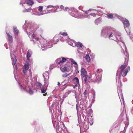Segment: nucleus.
Instances as JSON below:
<instances>
[{
	"label": "nucleus",
	"mask_w": 133,
	"mask_h": 133,
	"mask_svg": "<svg viewBox=\"0 0 133 133\" xmlns=\"http://www.w3.org/2000/svg\"><path fill=\"white\" fill-rule=\"evenodd\" d=\"M71 92V91H68V92L67 94H70Z\"/></svg>",
	"instance_id": "f704fd0d"
},
{
	"label": "nucleus",
	"mask_w": 133,
	"mask_h": 133,
	"mask_svg": "<svg viewBox=\"0 0 133 133\" xmlns=\"http://www.w3.org/2000/svg\"><path fill=\"white\" fill-rule=\"evenodd\" d=\"M123 24L124 25L125 28L128 27L130 25L129 21L127 19H125L123 22Z\"/></svg>",
	"instance_id": "6e6552de"
},
{
	"label": "nucleus",
	"mask_w": 133,
	"mask_h": 133,
	"mask_svg": "<svg viewBox=\"0 0 133 133\" xmlns=\"http://www.w3.org/2000/svg\"><path fill=\"white\" fill-rule=\"evenodd\" d=\"M32 38H35V35L34 34H33L32 36Z\"/></svg>",
	"instance_id": "c85d7f7f"
},
{
	"label": "nucleus",
	"mask_w": 133,
	"mask_h": 133,
	"mask_svg": "<svg viewBox=\"0 0 133 133\" xmlns=\"http://www.w3.org/2000/svg\"><path fill=\"white\" fill-rule=\"evenodd\" d=\"M107 17L110 19H112L113 18V15L112 14H107Z\"/></svg>",
	"instance_id": "ddd939ff"
},
{
	"label": "nucleus",
	"mask_w": 133,
	"mask_h": 133,
	"mask_svg": "<svg viewBox=\"0 0 133 133\" xmlns=\"http://www.w3.org/2000/svg\"><path fill=\"white\" fill-rule=\"evenodd\" d=\"M31 10V9L30 8H29L28 9H26L24 11V12H27L30 11Z\"/></svg>",
	"instance_id": "5701e85b"
},
{
	"label": "nucleus",
	"mask_w": 133,
	"mask_h": 133,
	"mask_svg": "<svg viewBox=\"0 0 133 133\" xmlns=\"http://www.w3.org/2000/svg\"><path fill=\"white\" fill-rule=\"evenodd\" d=\"M116 38H117V36H116Z\"/></svg>",
	"instance_id": "4c0bfd02"
},
{
	"label": "nucleus",
	"mask_w": 133,
	"mask_h": 133,
	"mask_svg": "<svg viewBox=\"0 0 133 133\" xmlns=\"http://www.w3.org/2000/svg\"><path fill=\"white\" fill-rule=\"evenodd\" d=\"M47 94V93H45L44 94H43V95L44 96H46V95Z\"/></svg>",
	"instance_id": "473e14b6"
},
{
	"label": "nucleus",
	"mask_w": 133,
	"mask_h": 133,
	"mask_svg": "<svg viewBox=\"0 0 133 133\" xmlns=\"http://www.w3.org/2000/svg\"><path fill=\"white\" fill-rule=\"evenodd\" d=\"M90 15L91 16H92L94 17H95L96 15V14L94 13L90 14Z\"/></svg>",
	"instance_id": "cd10ccee"
},
{
	"label": "nucleus",
	"mask_w": 133,
	"mask_h": 133,
	"mask_svg": "<svg viewBox=\"0 0 133 133\" xmlns=\"http://www.w3.org/2000/svg\"><path fill=\"white\" fill-rule=\"evenodd\" d=\"M16 61L17 59L16 58H15V59H14V63L15 66H17V64L16 63Z\"/></svg>",
	"instance_id": "393cba45"
},
{
	"label": "nucleus",
	"mask_w": 133,
	"mask_h": 133,
	"mask_svg": "<svg viewBox=\"0 0 133 133\" xmlns=\"http://www.w3.org/2000/svg\"><path fill=\"white\" fill-rule=\"evenodd\" d=\"M75 95L76 96V92H75Z\"/></svg>",
	"instance_id": "e433bc0d"
},
{
	"label": "nucleus",
	"mask_w": 133,
	"mask_h": 133,
	"mask_svg": "<svg viewBox=\"0 0 133 133\" xmlns=\"http://www.w3.org/2000/svg\"><path fill=\"white\" fill-rule=\"evenodd\" d=\"M75 85H73V88H75L76 87H77L78 85H76V84H75Z\"/></svg>",
	"instance_id": "c756f323"
},
{
	"label": "nucleus",
	"mask_w": 133,
	"mask_h": 133,
	"mask_svg": "<svg viewBox=\"0 0 133 133\" xmlns=\"http://www.w3.org/2000/svg\"><path fill=\"white\" fill-rule=\"evenodd\" d=\"M74 84L76 85H79V80L77 77H75L73 79Z\"/></svg>",
	"instance_id": "0eeeda50"
},
{
	"label": "nucleus",
	"mask_w": 133,
	"mask_h": 133,
	"mask_svg": "<svg viewBox=\"0 0 133 133\" xmlns=\"http://www.w3.org/2000/svg\"><path fill=\"white\" fill-rule=\"evenodd\" d=\"M113 36L112 35V33H111L110 34V35L109 36V38L111 37H112Z\"/></svg>",
	"instance_id": "7c9ffc66"
},
{
	"label": "nucleus",
	"mask_w": 133,
	"mask_h": 133,
	"mask_svg": "<svg viewBox=\"0 0 133 133\" xmlns=\"http://www.w3.org/2000/svg\"><path fill=\"white\" fill-rule=\"evenodd\" d=\"M31 56V54L29 51H28L26 54V57L28 60H29V58Z\"/></svg>",
	"instance_id": "4468645a"
},
{
	"label": "nucleus",
	"mask_w": 133,
	"mask_h": 133,
	"mask_svg": "<svg viewBox=\"0 0 133 133\" xmlns=\"http://www.w3.org/2000/svg\"><path fill=\"white\" fill-rule=\"evenodd\" d=\"M43 6H40L38 7V10L40 12H42V9H43Z\"/></svg>",
	"instance_id": "aec40b11"
},
{
	"label": "nucleus",
	"mask_w": 133,
	"mask_h": 133,
	"mask_svg": "<svg viewBox=\"0 0 133 133\" xmlns=\"http://www.w3.org/2000/svg\"><path fill=\"white\" fill-rule=\"evenodd\" d=\"M6 34L8 39V43L9 44L12 43L13 42V38L12 36L9 34L7 33H6Z\"/></svg>",
	"instance_id": "39448f33"
},
{
	"label": "nucleus",
	"mask_w": 133,
	"mask_h": 133,
	"mask_svg": "<svg viewBox=\"0 0 133 133\" xmlns=\"http://www.w3.org/2000/svg\"><path fill=\"white\" fill-rule=\"evenodd\" d=\"M13 31L15 35L17 36L19 32V31L16 27L13 28Z\"/></svg>",
	"instance_id": "9d476101"
},
{
	"label": "nucleus",
	"mask_w": 133,
	"mask_h": 133,
	"mask_svg": "<svg viewBox=\"0 0 133 133\" xmlns=\"http://www.w3.org/2000/svg\"><path fill=\"white\" fill-rule=\"evenodd\" d=\"M81 76L82 77L85 76L87 75V72L84 68L81 69Z\"/></svg>",
	"instance_id": "423d86ee"
},
{
	"label": "nucleus",
	"mask_w": 133,
	"mask_h": 133,
	"mask_svg": "<svg viewBox=\"0 0 133 133\" xmlns=\"http://www.w3.org/2000/svg\"><path fill=\"white\" fill-rule=\"evenodd\" d=\"M68 59V58L66 59L64 57H63L62 58V60H61L58 63V64L60 65V68L62 72H66L69 68V65L70 63L69 62H67L66 63H64L66 61H68L67 59Z\"/></svg>",
	"instance_id": "f03ea898"
},
{
	"label": "nucleus",
	"mask_w": 133,
	"mask_h": 133,
	"mask_svg": "<svg viewBox=\"0 0 133 133\" xmlns=\"http://www.w3.org/2000/svg\"><path fill=\"white\" fill-rule=\"evenodd\" d=\"M24 67L23 70V72L24 75L27 76V72L29 68V65L27 62H26L24 64Z\"/></svg>",
	"instance_id": "7ed1b4c3"
},
{
	"label": "nucleus",
	"mask_w": 133,
	"mask_h": 133,
	"mask_svg": "<svg viewBox=\"0 0 133 133\" xmlns=\"http://www.w3.org/2000/svg\"><path fill=\"white\" fill-rule=\"evenodd\" d=\"M47 89V87L45 88H42L41 89V92L43 93H44L46 92V91Z\"/></svg>",
	"instance_id": "f3484780"
},
{
	"label": "nucleus",
	"mask_w": 133,
	"mask_h": 133,
	"mask_svg": "<svg viewBox=\"0 0 133 133\" xmlns=\"http://www.w3.org/2000/svg\"><path fill=\"white\" fill-rule=\"evenodd\" d=\"M35 40L37 41H38L39 39V38H35Z\"/></svg>",
	"instance_id": "2f4dec72"
},
{
	"label": "nucleus",
	"mask_w": 133,
	"mask_h": 133,
	"mask_svg": "<svg viewBox=\"0 0 133 133\" xmlns=\"http://www.w3.org/2000/svg\"><path fill=\"white\" fill-rule=\"evenodd\" d=\"M88 91L87 90H85L84 93V94L85 95H88Z\"/></svg>",
	"instance_id": "a878e982"
},
{
	"label": "nucleus",
	"mask_w": 133,
	"mask_h": 133,
	"mask_svg": "<svg viewBox=\"0 0 133 133\" xmlns=\"http://www.w3.org/2000/svg\"><path fill=\"white\" fill-rule=\"evenodd\" d=\"M36 85L37 87L41 88L42 86V84L40 82H37L36 83Z\"/></svg>",
	"instance_id": "a211bd4d"
},
{
	"label": "nucleus",
	"mask_w": 133,
	"mask_h": 133,
	"mask_svg": "<svg viewBox=\"0 0 133 133\" xmlns=\"http://www.w3.org/2000/svg\"><path fill=\"white\" fill-rule=\"evenodd\" d=\"M102 78V75L101 73L97 72L95 76V81L96 82H99L101 80Z\"/></svg>",
	"instance_id": "20e7f679"
},
{
	"label": "nucleus",
	"mask_w": 133,
	"mask_h": 133,
	"mask_svg": "<svg viewBox=\"0 0 133 133\" xmlns=\"http://www.w3.org/2000/svg\"><path fill=\"white\" fill-rule=\"evenodd\" d=\"M29 76H30V77H32V72L31 71L29 70Z\"/></svg>",
	"instance_id": "bb28decb"
},
{
	"label": "nucleus",
	"mask_w": 133,
	"mask_h": 133,
	"mask_svg": "<svg viewBox=\"0 0 133 133\" xmlns=\"http://www.w3.org/2000/svg\"><path fill=\"white\" fill-rule=\"evenodd\" d=\"M27 3L29 5H31L34 4V2L32 0H28Z\"/></svg>",
	"instance_id": "f8f14e48"
},
{
	"label": "nucleus",
	"mask_w": 133,
	"mask_h": 133,
	"mask_svg": "<svg viewBox=\"0 0 133 133\" xmlns=\"http://www.w3.org/2000/svg\"><path fill=\"white\" fill-rule=\"evenodd\" d=\"M44 82L45 83L44 85H45L48 86V80L45 78L44 76Z\"/></svg>",
	"instance_id": "9b49d317"
},
{
	"label": "nucleus",
	"mask_w": 133,
	"mask_h": 133,
	"mask_svg": "<svg viewBox=\"0 0 133 133\" xmlns=\"http://www.w3.org/2000/svg\"><path fill=\"white\" fill-rule=\"evenodd\" d=\"M60 34L64 36H66L68 35V34L66 32H60Z\"/></svg>",
	"instance_id": "412c9836"
},
{
	"label": "nucleus",
	"mask_w": 133,
	"mask_h": 133,
	"mask_svg": "<svg viewBox=\"0 0 133 133\" xmlns=\"http://www.w3.org/2000/svg\"><path fill=\"white\" fill-rule=\"evenodd\" d=\"M55 7V6H53L52 5H48L47 6V9H48V8H54Z\"/></svg>",
	"instance_id": "4be33fe9"
},
{
	"label": "nucleus",
	"mask_w": 133,
	"mask_h": 133,
	"mask_svg": "<svg viewBox=\"0 0 133 133\" xmlns=\"http://www.w3.org/2000/svg\"><path fill=\"white\" fill-rule=\"evenodd\" d=\"M98 20H99V19H96V20H95V22L96 23V22H97L98 21Z\"/></svg>",
	"instance_id": "72a5a7b5"
},
{
	"label": "nucleus",
	"mask_w": 133,
	"mask_h": 133,
	"mask_svg": "<svg viewBox=\"0 0 133 133\" xmlns=\"http://www.w3.org/2000/svg\"><path fill=\"white\" fill-rule=\"evenodd\" d=\"M60 85V83L59 82H57V85Z\"/></svg>",
	"instance_id": "c9c22d12"
},
{
	"label": "nucleus",
	"mask_w": 133,
	"mask_h": 133,
	"mask_svg": "<svg viewBox=\"0 0 133 133\" xmlns=\"http://www.w3.org/2000/svg\"><path fill=\"white\" fill-rule=\"evenodd\" d=\"M69 75V74H68L66 73H65L63 74V75L62 76L63 77H67Z\"/></svg>",
	"instance_id": "b1692460"
},
{
	"label": "nucleus",
	"mask_w": 133,
	"mask_h": 133,
	"mask_svg": "<svg viewBox=\"0 0 133 133\" xmlns=\"http://www.w3.org/2000/svg\"><path fill=\"white\" fill-rule=\"evenodd\" d=\"M76 46L77 47L82 48L83 46V45L82 43L79 42H78L76 44Z\"/></svg>",
	"instance_id": "2eb2a0df"
},
{
	"label": "nucleus",
	"mask_w": 133,
	"mask_h": 133,
	"mask_svg": "<svg viewBox=\"0 0 133 133\" xmlns=\"http://www.w3.org/2000/svg\"><path fill=\"white\" fill-rule=\"evenodd\" d=\"M129 56L128 55H125V64L121 65L120 67L121 72L119 75V78L120 79L121 75L124 77L126 76L127 74L130 70V68L129 66H128Z\"/></svg>",
	"instance_id": "f257e3e1"
},
{
	"label": "nucleus",
	"mask_w": 133,
	"mask_h": 133,
	"mask_svg": "<svg viewBox=\"0 0 133 133\" xmlns=\"http://www.w3.org/2000/svg\"><path fill=\"white\" fill-rule=\"evenodd\" d=\"M69 60L71 62H72V64H75L76 65H77V63L75 62L74 59H69Z\"/></svg>",
	"instance_id": "6ab92c4d"
},
{
	"label": "nucleus",
	"mask_w": 133,
	"mask_h": 133,
	"mask_svg": "<svg viewBox=\"0 0 133 133\" xmlns=\"http://www.w3.org/2000/svg\"><path fill=\"white\" fill-rule=\"evenodd\" d=\"M82 77V78H83V77L84 78V81L86 83H87V81H89V79L90 78V77H89L88 75H86L85 76H83Z\"/></svg>",
	"instance_id": "1a4fd4ad"
},
{
	"label": "nucleus",
	"mask_w": 133,
	"mask_h": 133,
	"mask_svg": "<svg viewBox=\"0 0 133 133\" xmlns=\"http://www.w3.org/2000/svg\"><path fill=\"white\" fill-rule=\"evenodd\" d=\"M85 59L87 62H89L90 61V58L89 55H86L85 57Z\"/></svg>",
	"instance_id": "dca6fc26"
}]
</instances>
